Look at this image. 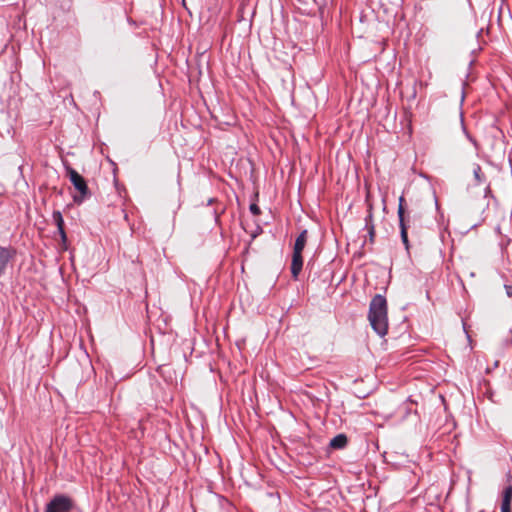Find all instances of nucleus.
Listing matches in <instances>:
<instances>
[{
  "label": "nucleus",
  "instance_id": "8",
  "mask_svg": "<svg viewBox=\"0 0 512 512\" xmlns=\"http://www.w3.org/2000/svg\"><path fill=\"white\" fill-rule=\"evenodd\" d=\"M307 236L308 232L306 229H304L295 240L293 253L302 254L307 243Z\"/></svg>",
  "mask_w": 512,
  "mask_h": 512
},
{
  "label": "nucleus",
  "instance_id": "3",
  "mask_svg": "<svg viewBox=\"0 0 512 512\" xmlns=\"http://www.w3.org/2000/svg\"><path fill=\"white\" fill-rule=\"evenodd\" d=\"M72 507L73 502L69 497L58 495L47 504L45 512H68Z\"/></svg>",
  "mask_w": 512,
  "mask_h": 512
},
{
  "label": "nucleus",
  "instance_id": "15",
  "mask_svg": "<svg viewBox=\"0 0 512 512\" xmlns=\"http://www.w3.org/2000/svg\"><path fill=\"white\" fill-rule=\"evenodd\" d=\"M325 7H326V0H324L323 3H321L318 6L319 15L321 18H323L325 15Z\"/></svg>",
  "mask_w": 512,
  "mask_h": 512
},
{
  "label": "nucleus",
  "instance_id": "5",
  "mask_svg": "<svg viewBox=\"0 0 512 512\" xmlns=\"http://www.w3.org/2000/svg\"><path fill=\"white\" fill-rule=\"evenodd\" d=\"M473 176H474V185L480 186L485 185L484 187V197H488L491 195V185L487 182L486 175L483 173L481 166L479 164H474L473 166Z\"/></svg>",
  "mask_w": 512,
  "mask_h": 512
},
{
  "label": "nucleus",
  "instance_id": "7",
  "mask_svg": "<svg viewBox=\"0 0 512 512\" xmlns=\"http://www.w3.org/2000/svg\"><path fill=\"white\" fill-rule=\"evenodd\" d=\"M511 501H512V485L508 484L502 495L501 512H511Z\"/></svg>",
  "mask_w": 512,
  "mask_h": 512
},
{
  "label": "nucleus",
  "instance_id": "14",
  "mask_svg": "<svg viewBox=\"0 0 512 512\" xmlns=\"http://www.w3.org/2000/svg\"><path fill=\"white\" fill-rule=\"evenodd\" d=\"M249 209H250V212L253 215H255V216H257V215H259L261 213V210H260L259 206L257 204H255V203H252L250 205Z\"/></svg>",
  "mask_w": 512,
  "mask_h": 512
},
{
  "label": "nucleus",
  "instance_id": "1",
  "mask_svg": "<svg viewBox=\"0 0 512 512\" xmlns=\"http://www.w3.org/2000/svg\"><path fill=\"white\" fill-rule=\"evenodd\" d=\"M368 319L373 330L381 337L388 331L387 301L380 294L375 295L369 306Z\"/></svg>",
  "mask_w": 512,
  "mask_h": 512
},
{
  "label": "nucleus",
  "instance_id": "13",
  "mask_svg": "<svg viewBox=\"0 0 512 512\" xmlns=\"http://www.w3.org/2000/svg\"><path fill=\"white\" fill-rule=\"evenodd\" d=\"M463 130H464V133H465V135H466L467 139H468V140L473 144V146L475 147V149H476V150H478V149H479V144H478L477 140H476L474 137H472V136L467 132V130H466V128H465L464 126H463Z\"/></svg>",
  "mask_w": 512,
  "mask_h": 512
},
{
  "label": "nucleus",
  "instance_id": "10",
  "mask_svg": "<svg viewBox=\"0 0 512 512\" xmlns=\"http://www.w3.org/2000/svg\"><path fill=\"white\" fill-rule=\"evenodd\" d=\"M347 443V436L345 434H338L330 440V447L333 449H343Z\"/></svg>",
  "mask_w": 512,
  "mask_h": 512
},
{
  "label": "nucleus",
  "instance_id": "11",
  "mask_svg": "<svg viewBox=\"0 0 512 512\" xmlns=\"http://www.w3.org/2000/svg\"><path fill=\"white\" fill-rule=\"evenodd\" d=\"M177 333L170 330L168 332L162 331V343L165 342L168 345H173L176 342Z\"/></svg>",
  "mask_w": 512,
  "mask_h": 512
},
{
  "label": "nucleus",
  "instance_id": "16",
  "mask_svg": "<svg viewBox=\"0 0 512 512\" xmlns=\"http://www.w3.org/2000/svg\"><path fill=\"white\" fill-rule=\"evenodd\" d=\"M504 288L507 296L512 298V285H505Z\"/></svg>",
  "mask_w": 512,
  "mask_h": 512
},
{
  "label": "nucleus",
  "instance_id": "12",
  "mask_svg": "<svg viewBox=\"0 0 512 512\" xmlns=\"http://www.w3.org/2000/svg\"><path fill=\"white\" fill-rule=\"evenodd\" d=\"M370 219H371V215H369L366 218V227H367V230H368V234H369L370 240L372 242L373 239H374V236H375V231H374V226L372 224L368 223V220H370Z\"/></svg>",
  "mask_w": 512,
  "mask_h": 512
},
{
  "label": "nucleus",
  "instance_id": "2",
  "mask_svg": "<svg viewBox=\"0 0 512 512\" xmlns=\"http://www.w3.org/2000/svg\"><path fill=\"white\" fill-rule=\"evenodd\" d=\"M67 176L69 177L74 188L78 191V195L73 197L74 202L80 204L89 196V189L85 179L73 168L66 167Z\"/></svg>",
  "mask_w": 512,
  "mask_h": 512
},
{
  "label": "nucleus",
  "instance_id": "6",
  "mask_svg": "<svg viewBox=\"0 0 512 512\" xmlns=\"http://www.w3.org/2000/svg\"><path fill=\"white\" fill-rule=\"evenodd\" d=\"M303 267V257L302 254L292 253V261H291V274L294 280L298 279L300 272Z\"/></svg>",
  "mask_w": 512,
  "mask_h": 512
},
{
  "label": "nucleus",
  "instance_id": "4",
  "mask_svg": "<svg viewBox=\"0 0 512 512\" xmlns=\"http://www.w3.org/2000/svg\"><path fill=\"white\" fill-rule=\"evenodd\" d=\"M403 203H404V197L401 196L399 198V206H398L397 214H398V218H399L401 240H402V243L404 244L406 250H408L409 249V240H408V233H407L408 227H407L406 220H405V210H404Z\"/></svg>",
  "mask_w": 512,
  "mask_h": 512
},
{
  "label": "nucleus",
  "instance_id": "9",
  "mask_svg": "<svg viewBox=\"0 0 512 512\" xmlns=\"http://www.w3.org/2000/svg\"><path fill=\"white\" fill-rule=\"evenodd\" d=\"M53 220L55 221V223L57 225V228H58V231H59L62 241L66 242L67 236H66V233L64 230V220H63L62 214L59 211H54L53 212Z\"/></svg>",
  "mask_w": 512,
  "mask_h": 512
}]
</instances>
